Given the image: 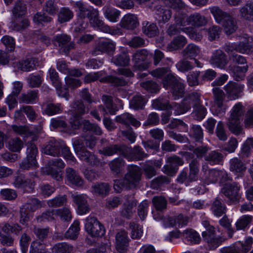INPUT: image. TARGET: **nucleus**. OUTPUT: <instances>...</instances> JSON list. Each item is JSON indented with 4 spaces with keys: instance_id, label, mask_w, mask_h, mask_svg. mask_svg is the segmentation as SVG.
Segmentation results:
<instances>
[{
    "instance_id": "1",
    "label": "nucleus",
    "mask_w": 253,
    "mask_h": 253,
    "mask_svg": "<svg viewBox=\"0 0 253 253\" xmlns=\"http://www.w3.org/2000/svg\"><path fill=\"white\" fill-rule=\"evenodd\" d=\"M127 172L123 179L114 180V188L116 192H121L123 189H130L136 187L141 179V169L134 165L127 167Z\"/></svg>"
},
{
    "instance_id": "2",
    "label": "nucleus",
    "mask_w": 253,
    "mask_h": 253,
    "mask_svg": "<svg viewBox=\"0 0 253 253\" xmlns=\"http://www.w3.org/2000/svg\"><path fill=\"white\" fill-rule=\"evenodd\" d=\"M243 107L239 102L235 104L231 112L230 116L228 119L227 125L231 132L236 135H239L242 131L241 120L243 115Z\"/></svg>"
},
{
    "instance_id": "3",
    "label": "nucleus",
    "mask_w": 253,
    "mask_h": 253,
    "mask_svg": "<svg viewBox=\"0 0 253 253\" xmlns=\"http://www.w3.org/2000/svg\"><path fill=\"white\" fill-rule=\"evenodd\" d=\"M74 150L78 157L91 166L97 165L99 161L92 153L84 147V144L80 139H76L73 143Z\"/></svg>"
},
{
    "instance_id": "4",
    "label": "nucleus",
    "mask_w": 253,
    "mask_h": 253,
    "mask_svg": "<svg viewBox=\"0 0 253 253\" xmlns=\"http://www.w3.org/2000/svg\"><path fill=\"white\" fill-rule=\"evenodd\" d=\"M38 149L36 145L32 142L27 143L26 151L27 156L20 164V169L23 170H29L38 167L36 156Z\"/></svg>"
},
{
    "instance_id": "5",
    "label": "nucleus",
    "mask_w": 253,
    "mask_h": 253,
    "mask_svg": "<svg viewBox=\"0 0 253 253\" xmlns=\"http://www.w3.org/2000/svg\"><path fill=\"white\" fill-rule=\"evenodd\" d=\"M163 85L166 88L171 87L174 99L183 96L184 92V85L177 80L173 74H169L167 75L163 81Z\"/></svg>"
},
{
    "instance_id": "6",
    "label": "nucleus",
    "mask_w": 253,
    "mask_h": 253,
    "mask_svg": "<svg viewBox=\"0 0 253 253\" xmlns=\"http://www.w3.org/2000/svg\"><path fill=\"white\" fill-rule=\"evenodd\" d=\"M70 123L72 128L74 129H78L81 125L83 124L84 129L86 131L92 132L98 135L102 133L101 129L98 125L92 124L88 120H84L82 121V118L78 115H72Z\"/></svg>"
},
{
    "instance_id": "7",
    "label": "nucleus",
    "mask_w": 253,
    "mask_h": 253,
    "mask_svg": "<svg viewBox=\"0 0 253 253\" xmlns=\"http://www.w3.org/2000/svg\"><path fill=\"white\" fill-rule=\"evenodd\" d=\"M84 226L85 231L91 237H102L105 234L104 227L94 216H89L85 219Z\"/></svg>"
},
{
    "instance_id": "8",
    "label": "nucleus",
    "mask_w": 253,
    "mask_h": 253,
    "mask_svg": "<svg viewBox=\"0 0 253 253\" xmlns=\"http://www.w3.org/2000/svg\"><path fill=\"white\" fill-rule=\"evenodd\" d=\"M231 57L234 63L243 65V66H234L232 67L235 79L237 81L243 80L245 76V73L248 70L246 59L244 56L235 53L233 54Z\"/></svg>"
},
{
    "instance_id": "9",
    "label": "nucleus",
    "mask_w": 253,
    "mask_h": 253,
    "mask_svg": "<svg viewBox=\"0 0 253 253\" xmlns=\"http://www.w3.org/2000/svg\"><path fill=\"white\" fill-rule=\"evenodd\" d=\"M88 19L90 25L95 28L99 29L103 32L110 33L111 35H117L120 32L119 29L111 28L104 24L103 21L100 19L99 11L97 9L92 10Z\"/></svg>"
},
{
    "instance_id": "10",
    "label": "nucleus",
    "mask_w": 253,
    "mask_h": 253,
    "mask_svg": "<svg viewBox=\"0 0 253 253\" xmlns=\"http://www.w3.org/2000/svg\"><path fill=\"white\" fill-rule=\"evenodd\" d=\"M123 156L128 161H140L147 158L148 154L139 146H135L133 148L124 146Z\"/></svg>"
},
{
    "instance_id": "11",
    "label": "nucleus",
    "mask_w": 253,
    "mask_h": 253,
    "mask_svg": "<svg viewBox=\"0 0 253 253\" xmlns=\"http://www.w3.org/2000/svg\"><path fill=\"white\" fill-rule=\"evenodd\" d=\"M48 167L47 168V173L53 178L59 181L62 179L59 169H63L65 167V163L60 159H54L49 161Z\"/></svg>"
},
{
    "instance_id": "12",
    "label": "nucleus",
    "mask_w": 253,
    "mask_h": 253,
    "mask_svg": "<svg viewBox=\"0 0 253 253\" xmlns=\"http://www.w3.org/2000/svg\"><path fill=\"white\" fill-rule=\"evenodd\" d=\"M227 56L221 49L213 51L210 59V64L214 67L223 69L227 64Z\"/></svg>"
},
{
    "instance_id": "13",
    "label": "nucleus",
    "mask_w": 253,
    "mask_h": 253,
    "mask_svg": "<svg viewBox=\"0 0 253 253\" xmlns=\"http://www.w3.org/2000/svg\"><path fill=\"white\" fill-rule=\"evenodd\" d=\"M253 39L248 35L241 37L239 42L236 43V51L242 54H249L253 51Z\"/></svg>"
},
{
    "instance_id": "14",
    "label": "nucleus",
    "mask_w": 253,
    "mask_h": 253,
    "mask_svg": "<svg viewBox=\"0 0 253 253\" xmlns=\"http://www.w3.org/2000/svg\"><path fill=\"white\" fill-rule=\"evenodd\" d=\"M149 53L145 49L136 51L132 55V61L134 62V68L138 70H144L147 68V65L143 62L146 60Z\"/></svg>"
},
{
    "instance_id": "15",
    "label": "nucleus",
    "mask_w": 253,
    "mask_h": 253,
    "mask_svg": "<svg viewBox=\"0 0 253 253\" xmlns=\"http://www.w3.org/2000/svg\"><path fill=\"white\" fill-rule=\"evenodd\" d=\"M116 249L120 253H125L127 249L129 239L127 233L125 230H121L116 235Z\"/></svg>"
},
{
    "instance_id": "16",
    "label": "nucleus",
    "mask_w": 253,
    "mask_h": 253,
    "mask_svg": "<svg viewBox=\"0 0 253 253\" xmlns=\"http://www.w3.org/2000/svg\"><path fill=\"white\" fill-rule=\"evenodd\" d=\"M243 88L244 85L241 84L229 82L224 88L228 98L230 100H234L241 96Z\"/></svg>"
},
{
    "instance_id": "17",
    "label": "nucleus",
    "mask_w": 253,
    "mask_h": 253,
    "mask_svg": "<svg viewBox=\"0 0 253 253\" xmlns=\"http://www.w3.org/2000/svg\"><path fill=\"white\" fill-rule=\"evenodd\" d=\"M228 178L227 173L225 170L212 169L208 171V175L206 176V181L208 184L215 183L219 179H220L222 182H223L227 180Z\"/></svg>"
},
{
    "instance_id": "18",
    "label": "nucleus",
    "mask_w": 253,
    "mask_h": 253,
    "mask_svg": "<svg viewBox=\"0 0 253 253\" xmlns=\"http://www.w3.org/2000/svg\"><path fill=\"white\" fill-rule=\"evenodd\" d=\"M240 186L236 183L226 184L222 189V192L231 201H237L240 198Z\"/></svg>"
},
{
    "instance_id": "19",
    "label": "nucleus",
    "mask_w": 253,
    "mask_h": 253,
    "mask_svg": "<svg viewBox=\"0 0 253 253\" xmlns=\"http://www.w3.org/2000/svg\"><path fill=\"white\" fill-rule=\"evenodd\" d=\"M72 198L73 201L77 205L78 214L83 215L89 212L90 208L87 203L86 195H73Z\"/></svg>"
},
{
    "instance_id": "20",
    "label": "nucleus",
    "mask_w": 253,
    "mask_h": 253,
    "mask_svg": "<svg viewBox=\"0 0 253 253\" xmlns=\"http://www.w3.org/2000/svg\"><path fill=\"white\" fill-rule=\"evenodd\" d=\"M189 218L188 216L183 214H179L173 217H169L164 220L165 226H175L181 227L188 224Z\"/></svg>"
},
{
    "instance_id": "21",
    "label": "nucleus",
    "mask_w": 253,
    "mask_h": 253,
    "mask_svg": "<svg viewBox=\"0 0 253 253\" xmlns=\"http://www.w3.org/2000/svg\"><path fill=\"white\" fill-rule=\"evenodd\" d=\"M122 28L127 30H133L139 25V21L136 15L127 13L124 16L120 23Z\"/></svg>"
},
{
    "instance_id": "22",
    "label": "nucleus",
    "mask_w": 253,
    "mask_h": 253,
    "mask_svg": "<svg viewBox=\"0 0 253 253\" xmlns=\"http://www.w3.org/2000/svg\"><path fill=\"white\" fill-rule=\"evenodd\" d=\"M71 37L64 34L56 36L54 38V43L57 42L59 46L64 48L65 52H68L70 49L74 48L75 44L71 42Z\"/></svg>"
},
{
    "instance_id": "23",
    "label": "nucleus",
    "mask_w": 253,
    "mask_h": 253,
    "mask_svg": "<svg viewBox=\"0 0 253 253\" xmlns=\"http://www.w3.org/2000/svg\"><path fill=\"white\" fill-rule=\"evenodd\" d=\"M66 176L68 181L71 184L78 187L84 185V179L80 175L79 172L73 168H66Z\"/></svg>"
},
{
    "instance_id": "24",
    "label": "nucleus",
    "mask_w": 253,
    "mask_h": 253,
    "mask_svg": "<svg viewBox=\"0 0 253 253\" xmlns=\"http://www.w3.org/2000/svg\"><path fill=\"white\" fill-rule=\"evenodd\" d=\"M229 164L230 170L238 176H241L246 170L245 164L237 157L231 159Z\"/></svg>"
},
{
    "instance_id": "25",
    "label": "nucleus",
    "mask_w": 253,
    "mask_h": 253,
    "mask_svg": "<svg viewBox=\"0 0 253 253\" xmlns=\"http://www.w3.org/2000/svg\"><path fill=\"white\" fill-rule=\"evenodd\" d=\"M115 121L126 126H129L130 125H131L132 126L137 127L141 125L140 122L137 120L133 115L127 113L116 116Z\"/></svg>"
},
{
    "instance_id": "26",
    "label": "nucleus",
    "mask_w": 253,
    "mask_h": 253,
    "mask_svg": "<svg viewBox=\"0 0 253 253\" xmlns=\"http://www.w3.org/2000/svg\"><path fill=\"white\" fill-rule=\"evenodd\" d=\"M80 230V222L78 220H75L71 225L69 229L66 231L64 236H57L56 238L58 240H63L64 238L71 240H75L78 237Z\"/></svg>"
},
{
    "instance_id": "27",
    "label": "nucleus",
    "mask_w": 253,
    "mask_h": 253,
    "mask_svg": "<svg viewBox=\"0 0 253 253\" xmlns=\"http://www.w3.org/2000/svg\"><path fill=\"white\" fill-rule=\"evenodd\" d=\"M201 54L200 47L193 43L188 44L182 50V55L184 58L187 59H195L196 56Z\"/></svg>"
},
{
    "instance_id": "28",
    "label": "nucleus",
    "mask_w": 253,
    "mask_h": 253,
    "mask_svg": "<svg viewBox=\"0 0 253 253\" xmlns=\"http://www.w3.org/2000/svg\"><path fill=\"white\" fill-rule=\"evenodd\" d=\"M115 46L116 44L112 41H100L96 46L92 54L96 55L99 54L100 52L113 51L115 49Z\"/></svg>"
},
{
    "instance_id": "29",
    "label": "nucleus",
    "mask_w": 253,
    "mask_h": 253,
    "mask_svg": "<svg viewBox=\"0 0 253 253\" xmlns=\"http://www.w3.org/2000/svg\"><path fill=\"white\" fill-rule=\"evenodd\" d=\"M102 101L104 102L108 112L105 108L102 105L99 106V110L102 112L104 115L109 113L111 115H114L118 111L117 106L113 103L112 97L108 95H103L102 97Z\"/></svg>"
},
{
    "instance_id": "30",
    "label": "nucleus",
    "mask_w": 253,
    "mask_h": 253,
    "mask_svg": "<svg viewBox=\"0 0 253 253\" xmlns=\"http://www.w3.org/2000/svg\"><path fill=\"white\" fill-rule=\"evenodd\" d=\"M223 31L227 35H230L234 33L237 29L238 26L236 19L231 15L226 18L222 23Z\"/></svg>"
},
{
    "instance_id": "31",
    "label": "nucleus",
    "mask_w": 253,
    "mask_h": 253,
    "mask_svg": "<svg viewBox=\"0 0 253 253\" xmlns=\"http://www.w3.org/2000/svg\"><path fill=\"white\" fill-rule=\"evenodd\" d=\"M183 239L190 244H199L201 241L200 235L192 229H187L181 233Z\"/></svg>"
},
{
    "instance_id": "32",
    "label": "nucleus",
    "mask_w": 253,
    "mask_h": 253,
    "mask_svg": "<svg viewBox=\"0 0 253 253\" xmlns=\"http://www.w3.org/2000/svg\"><path fill=\"white\" fill-rule=\"evenodd\" d=\"M74 7L77 12L78 16L81 19H84L88 17L90 15V13L94 8H89L86 5L81 1L76 2L74 4Z\"/></svg>"
},
{
    "instance_id": "33",
    "label": "nucleus",
    "mask_w": 253,
    "mask_h": 253,
    "mask_svg": "<svg viewBox=\"0 0 253 253\" xmlns=\"http://www.w3.org/2000/svg\"><path fill=\"white\" fill-rule=\"evenodd\" d=\"M211 210L215 216L220 217L225 213L226 208L221 200L217 197L213 200L211 204Z\"/></svg>"
},
{
    "instance_id": "34",
    "label": "nucleus",
    "mask_w": 253,
    "mask_h": 253,
    "mask_svg": "<svg viewBox=\"0 0 253 253\" xmlns=\"http://www.w3.org/2000/svg\"><path fill=\"white\" fill-rule=\"evenodd\" d=\"M103 10L105 17L109 21L111 22L118 21L121 14L119 10L110 5H106L103 7Z\"/></svg>"
},
{
    "instance_id": "35",
    "label": "nucleus",
    "mask_w": 253,
    "mask_h": 253,
    "mask_svg": "<svg viewBox=\"0 0 253 253\" xmlns=\"http://www.w3.org/2000/svg\"><path fill=\"white\" fill-rule=\"evenodd\" d=\"M59 141L50 140L44 147L43 152L52 156H58L60 154Z\"/></svg>"
},
{
    "instance_id": "36",
    "label": "nucleus",
    "mask_w": 253,
    "mask_h": 253,
    "mask_svg": "<svg viewBox=\"0 0 253 253\" xmlns=\"http://www.w3.org/2000/svg\"><path fill=\"white\" fill-rule=\"evenodd\" d=\"M187 42L186 38L181 35L175 37L168 44L167 49L169 51L178 50L182 48Z\"/></svg>"
},
{
    "instance_id": "37",
    "label": "nucleus",
    "mask_w": 253,
    "mask_h": 253,
    "mask_svg": "<svg viewBox=\"0 0 253 253\" xmlns=\"http://www.w3.org/2000/svg\"><path fill=\"white\" fill-rule=\"evenodd\" d=\"M209 9L215 21L218 24H221V23L230 15L229 13L223 11L217 6L210 7Z\"/></svg>"
},
{
    "instance_id": "38",
    "label": "nucleus",
    "mask_w": 253,
    "mask_h": 253,
    "mask_svg": "<svg viewBox=\"0 0 253 253\" xmlns=\"http://www.w3.org/2000/svg\"><path fill=\"white\" fill-rule=\"evenodd\" d=\"M190 24L196 27L206 26L208 23V19L204 15L195 12L190 15Z\"/></svg>"
},
{
    "instance_id": "39",
    "label": "nucleus",
    "mask_w": 253,
    "mask_h": 253,
    "mask_svg": "<svg viewBox=\"0 0 253 253\" xmlns=\"http://www.w3.org/2000/svg\"><path fill=\"white\" fill-rule=\"evenodd\" d=\"M124 146H121L119 145H111L104 147L102 149H100L99 152L101 154L105 156H110L115 154H121L123 155Z\"/></svg>"
},
{
    "instance_id": "40",
    "label": "nucleus",
    "mask_w": 253,
    "mask_h": 253,
    "mask_svg": "<svg viewBox=\"0 0 253 253\" xmlns=\"http://www.w3.org/2000/svg\"><path fill=\"white\" fill-rule=\"evenodd\" d=\"M174 20L175 24L181 28L189 27L187 26L190 24V16L180 12H177L174 14Z\"/></svg>"
},
{
    "instance_id": "41",
    "label": "nucleus",
    "mask_w": 253,
    "mask_h": 253,
    "mask_svg": "<svg viewBox=\"0 0 253 253\" xmlns=\"http://www.w3.org/2000/svg\"><path fill=\"white\" fill-rule=\"evenodd\" d=\"M15 66L23 72H30L35 68V60L33 58L23 59L17 62Z\"/></svg>"
},
{
    "instance_id": "42",
    "label": "nucleus",
    "mask_w": 253,
    "mask_h": 253,
    "mask_svg": "<svg viewBox=\"0 0 253 253\" xmlns=\"http://www.w3.org/2000/svg\"><path fill=\"white\" fill-rule=\"evenodd\" d=\"M155 13L159 16L160 22L165 23L168 22L171 17V11L169 9H164L162 6H157L155 7Z\"/></svg>"
},
{
    "instance_id": "43",
    "label": "nucleus",
    "mask_w": 253,
    "mask_h": 253,
    "mask_svg": "<svg viewBox=\"0 0 253 253\" xmlns=\"http://www.w3.org/2000/svg\"><path fill=\"white\" fill-rule=\"evenodd\" d=\"M212 91L216 105L219 109H220L223 112H224L226 109V107L224 106L223 104V101L224 98V94L223 91L218 87H215L213 88Z\"/></svg>"
},
{
    "instance_id": "44",
    "label": "nucleus",
    "mask_w": 253,
    "mask_h": 253,
    "mask_svg": "<svg viewBox=\"0 0 253 253\" xmlns=\"http://www.w3.org/2000/svg\"><path fill=\"white\" fill-rule=\"evenodd\" d=\"M71 106L72 108L71 111L72 115L81 117V116L88 112V109L86 110L84 103L81 100L74 101Z\"/></svg>"
},
{
    "instance_id": "45",
    "label": "nucleus",
    "mask_w": 253,
    "mask_h": 253,
    "mask_svg": "<svg viewBox=\"0 0 253 253\" xmlns=\"http://www.w3.org/2000/svg\"><path fill=\"white\" fill-rule=\"evenodd\" d=\"M100 82L112 84L115 86H124L127 84V81L123 78L113 76H107L100 79Z\"/></svg>"
},
{
    "instance_id": "46",
    "label": "nucleus",
    "mask_w": 253,
    "mask_h": 253,
    "mask_svg": "<svg viewBox=\"0 0 253 253\" xmlns=\"http://www.w3.org/2000/svg\"><path fill=\"white\" fill-rule=\"evenodd\" d=\"M60 144V151H61L63 157L71 164H76L77 160L71 153L69 148L68 147L63 141H59Z\"/></svg>"
},
{
    "instance_id": "47",
    "label": "nucleus",
    "mask_w": 253,
    "mask_h": 253,
    "mask_svg": "<svg viewBox=\"0 0 253 253\" xmlns=\"http://www.w3.org/2000/svg\"><path fill=\"white\" fill-rule=\"evenodd\" d=\"M53 85L55 87L58 96L64 97L66 100H68L70 96L68 89L67 87H62V84L59 78L51 80Z\"/></svg>"
},
{
    "instance_id": "48",
    "label": "nucleus",
    "mask_w": 253,
    "mask_h": 253,
    "mask_svg": "<svg viewBox=\"0 0 253 253\" xmlns=\"http://www.w3.org/2000/svg\"><path fill=\"white\" fill-rule=\"evenodd\" d=\"M73 247L65 242L57 243L51 249L52 253H71Z\"/></svg>"
},
{
    "instance_id": "49",
    "label": "nucleus",
    "mask_w": 253,
    "mask_h": 253,
    "mask_svg": "<svg viewBox=\"0 0 253 253\" xmlns=\"http://www.w3.org/2000/svg\"><path fill=\"white\" fill-rule=\"evenodd\" d=\"M223 155L217 150L211 151L205 157V160L210 164L216 165L220 164L223 160Z\"/></svg>"
},
{
    "instance_id": "50",
    "label": "nucleus",
    "mask_w": 253,
    "mask_h": 253,
    "mask_svg": "<svg viewBox=\"0 0 253 253\" xmlns=\"http://www.w3.org/2000/svg\"><path fill=\"white\" fill-rule=\"evenodd\" d=\"M125 162L123 159L118 158L110 161L108 165L111 170L114 173L119 174L121 173V169L125 166Z\"/></svg>"
},
{
    "instance_id": "51",
    "label": "nucleus",
    "mask_w": 253,
    "mask_h": 253,
    "mask_svg": "<svg viewBox=\"0 0 253 253\" xmlns=\"http://www.w3.org/2000/svg\"><path fill=\"white\" fill-rule=\"evenodd\" d=\"M241 16L244 19L253 20V3L250 2L245 4L240 9Z\"/></svg>"
},
{
    "instance_id": "52",
    "label": "nucleus",
    "mask_w": 253,
    "mask_h": 253,
    "mask_svg": "<svg viewBox=\"0 0 253 253\" xmlns=\"http://www.w3.org/2000/svg\"><path fill=\"white\" fill-rule=\"evenodd\" d=\"M42 207V203L37 198L29 199L22 207L29 212H34Z\"/></svg>"
},
{
    "instance_id": "53",
    "label": "nucleus",
    "mask_w": 253,
    "mask_h": 253,
    "mask_svg": "<svg viewBox=\"0 0 253 253\" xmlns=\"http://www.w3.org/2000/svg\"><path fill=\"white\" fill-rule=\"evenodd\" d=\"M146 101L140 95H134L129 102V106L134 110L142 109L143 108Z\"/></svg>"
},
{
    "instance_id": "54",
    "label": "nucleus",
    "mask_w": 253,
    "mask_h": 253,
    "mask_svg": "<svg viewBox=\"0 0 253 253\" xmlns=\"http://www.w3.org/2000/svg\"><path fill=\"white\" fill-rule=\"evenodd\" d=\"M171 108L174 110L176 115L183 114L188 111L191 108V105L187 101H184L180 104L173 103L171 104Z\"/></svg>"
},
{
    "instance_id": "55",
    "label": "nucleus",
    "mask_w": 253,
    "mask_h": 253,
    "mask_svg": "<svg viewBox=\"0 0 253 253\" xmlns=\"http://www.w3.org/2000/svg\"><path fill=\"white\" fill-rule=\"evenodd\" d=\"M112 62L117 66H127L129 65L130 58L126 52H122L120 54L114 57Z\"/></svg>"
},
{
    "instance_id": "56",
    "label": "nucleus",
    "mask_w": 253,
    "mask_h": 253,
    "mask_svg": "<svg viewBox=\"0 0 253 253\" xmlns=\"http://www.w3.org/2000/svg\"><path fill=\"white\" fill-rule=\"evenodd\" d=\"M37 98L38 91L37 90H31L26 93H23L19 98V102L27 104L33 103L36 102Z\"/></svg>"
},
{
    "instance_id": "57",
    "label": "nucleus",
    "mask_w": 253,
    "mask_h": 253,
    "mask_svg": "<svg viewBox=\"0 0 253 253\" xmlns=\"http://www.w3.org/2000/svg\"><path fill=\"white\" fill-rule=\"evenodd\" d=\"M44 112L48 116H52L61 113L63 107L60 103H48L44 109Z\"/></svg>"
},
{
    "instance_id": "58",
    "label": "nucleus",
    "mask_w": 253,
    "mask_h": 253,
    "mask_svg": "<svg viewBox=\"0 0 253 253\" xmlns=\"http://www.w3.org/2000/svg\"><path fill=\"white\" fill-rule=\"evenodd\" d=\"M136 205L134 200H131L125 203L121 211L122 215L126 218H129L133 214V209Z\"/></svg>"
},
{
    "instance_id": "59",
    "label": "nucleus",
    "mask_w": 253,
    "mask_h": 253,
    "mask_svg": "<svg viewBox=\"0 0 253 253\" xmlns=\"http://www.w3.org/2000/svg\"><path fill=\"white\" fill-rule=\"evenodd\" d=\"M48 253L45 244L35 240L31 243L29 253Z\"/></svg>"
},
{
    "instance_id": "60",
    "label": "nucleus",
    "mask_w": 253,
    "mask_h": 253,
    "mask_svg": "<svg viewBox=\"0 0 253 253\" xmlns=\"http://www.w3.org/2000/svg\"><path fill=\"white\" fill-rule=\"evenodd\" d=\"M202 236L208 243L217 244L218 242V239L215 237L213 226H209L206 231L203 232Z\"/></svg>"
},
{
    "instance_id": "61",
    "label": "nucleus",
    "mask_w": 253,
    "mask_h": 253,
    "mask_svg": "<svg viewBox=\"0 0 253 253\" xmlns=\"http://www.w3.org/2000/svg\"><path fill=\"white\" fill-rule=\"evenodd\" d=\"M143 25L142 31L144 34L150 37H154L157 35L158 27L155 24L145 22Z\"/></svg>"
},
{
    "instance_id": "62",
    "label": "nucleus",
    "mask_w": 253,
    "mask_h": 253,
    "mask_svg": "<svg viewBox=\"0 0 253 253\" xmlns=\"http://www.w3.org/2000/svg\"><path fill=\"white\" fill-rule=\"evenodd\" d=\"M92 192L100 195H107L110 191V186L106 183H96L92 186Z\"/></svg>"
},
{
    "instance_id": "63",
    "label": "nucleus",
    "mask_w": 253,
    "mask_h": 253,
    "mask_svg": "<svg viewBox=\"0 0 253 253\" xmlns=\"http://www.w3.org/2000/svg\"><path fill=\"white\" fill-rule=\"evenodd\" d=\"M66 203L67 196L65 195H58L47 202L48 207L55 208L65 206Z\"/></svg>"
},
{
    "instance_id": "64",
    "label": "nucleus",
    "mask_w": 253,
    "mask_h": 253,
    "mask_svg": "<svg viewBox=\"0 0 253 253\" xmlns=\"http://www.w3.org/2000/svg\"><path fill=\"white\" fill-rule=\"evenodd\" d=\"M152 106L154 108L159 110H167L171 108V104H170L168 99L165 98L160 97L154 100L152 103Z\"/></svg>"
}]
</instances>
